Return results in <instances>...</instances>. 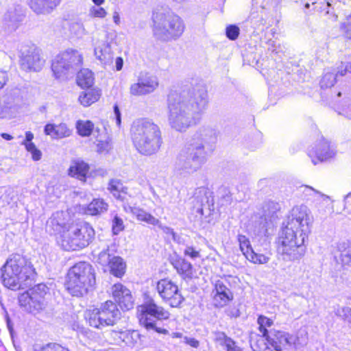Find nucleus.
Returning a JSON list of instances; mask_svg holds the SVG:
<instances>
[{
    "mask_svg": "<svg viewBox=\"0 0 351 351\" xmlns=\"http://www.w3.org/2000/svg\"><path fill=\"white\" fill-rule=\"evenodd\" d=\"M1 137L5 140H8V141H10L11 139H12V136L11 135H10L9 134H7V133H2L1 134Z\"/></svg>",
    "mask_w": 351,
    "mask_h": 351,
    "instance_id": "774afa93",
    "label": "nucleus"
},
{
    "mask_svg": "<svg viewBox=\"0 0 351 351\" xmlns=\"http://www.w3.org/2000/svg\"><path fill=\"white\" fill-rule=\"evenodd\" d=\"M108 205L101 199H94L87 206L86 213L98 215L107 211Z\"/></svg>",
    "mask_w": 351,
    "mask_h": 351,
    "instance_id": "a878e982",
    "label": "nucleus"
},
{
    "mask_svg": "<svg viewBox=\"0 0 351 351\" xmlns=\"http://www.w3.org/2000/svg\"><path fill=\"white\" fill-rule=\"evenodd\" d=\"M266 337L258 336L256 339H252L250 346L253 351H271L266 342Z\"/></svg>",
    "mask_w": 351,
    "mask_h": 351,
    "instance_id": "72a5a7b5",
    "label": "nucleus"
},
{
    "mask_svg": "<svg viewBox=\"0 0 351 351\" xmlns=\"http://www.w3.org/2000/svg\"><path fill=\"white\" fill-rule=\"evenodd\" d=\"M25 147L27 152L31 154L33 160L38 161L41 159L42 152L36 147L34 143H25Z\"/></svg>",
    "mask_w": 351,
    "mask_h": 351,
    "instance_id": "a19ab883",
    "label": "nucleus"
},
{
    "mask_svg": "<svg viewBox=\"0 0 351 351\" xmlns=\"http://www.w3.org/2000/svg\"><path fill=\"white\" fill-rule=\"evenodd\" d=\"M121 317L117 304L111 300L102 303L99 308L88 309L85 318L89 325L99 329L114 326Z\"/></svg>",
    "mask_w": 351,
    "mask_h": 351,
    "instance_id": "6e6552de",
    "label": "nucleus"
},
{
    "mask_svg": "<svg viewBox=\"0 0 351 351\" xmlns=\"http://www.w3.org/2000/svg\"><path fill=\"white\" fill-rule=\"evenodd\" d=\"M266 339L276 351H282L291 346L295 349L300 348L306 344L308 337L305 331H301L297 336H294L285 331L271 329Z\"/></svg>",
    "mask_w": 351,
    "mask_h": 351,
    "instance_id": "9b49d317",
    "label": "nucleus"
},
{
    "mask_svg": "<svg viewBox=\"0 0 351 351\" xmlns=\"http://www.w3.org/2000/svg\"><path fill=\"white\" fill-rule=\"evenodd\" d=\"M217 140V131L210 126H202L180 152L176 162V169L180 173L197 171L212 154Z\"/></svg>",
    "mask_w": 351,
    "mask_h": 351,
    "instance_id": "7ed1b4c3",
    "label": "nucleus"
},
{
    "mask_svg": "<svg viewBox=\"0 0 351 351\" xmlns=\"http://www.w3.org/2000/svg\"><path fill=\"white\" fill-rule=\"evenodd\" d=\"M336 75L333 72L325 73L320 81L321 88H327L333 86L336 83Z\"/></svg>",
    "mask_w": 351,
    "mask_h": 351,
    "instance_id": "e433bc0d",
    "label": "nucleus"
},
{
    "mask_svg": "<svg viewBox=\"0 0 351 351\" xmlns=\"http://www.w3.org/2000/svg\"><path fill=\"white\" fill-rule=\"evenodd\" d=\"M95 55L103 64H110L113 60V53L108 43L97 40L95 43Z\"/></svg>",
    "mask_w": 351,
    "mask_h": 351,
    "instance_id": "6ab92c4d",
    "label": "nucleus"
},
{
    "mask_svg": "<svg viewBox=\"0 0 351 351\" xmlns=\"http://www.w3.org/2000/svg\"><path fill=\"white\" fill-rule=\"evenodd\" d=\"M100 96V90L97 88L86 89L80 93L78 101L82 106L87 107L98 101Z\"/></svg>",
    "mask_w": 351,
    "mask_h": 351,
    "instance_id": "5701e85b",
    "label": "nucleus"
},
{
    "mask_svg": "<svg viewBox=\"0 0 351 351\" xmlns=\"http://www.w3.org/2000/svg\"><path fill=\"white\" fill-rule=\"evenodd\" d=\"M97 147V152L100 153L107 152L111 149V144L108 141H99Z\"/></svg>",
    "mask_w": 351,
    "mask_h": 351,
    "instance_id": "864d4df0",
    "label": "nucleus"
},
{
    "mask_svg": "<svg viewBox=\"0 0 351 351\" xmlns=\"http://www.w3.org/2000/svg\"><path fill=\"white\" fill-rule=\"evenodd\" d=\"M78 134L82 136H88L93 130V123L90 121H78L76 123Z\"/></svg>",
    "mask_w": 351,
    "mask_h": 351,
    "instance_id": "f704fd0d",
    "label": "nucleus"
},
{
    "mask_svg": "<svg viewBox=\"0 0 351 351\" xmlns=\"http://www.w3.org/2000/svg\"><path fill=\"white\" fill-rule=\"evenodd\" d=\"M110 273L117 277H121L125 274V263L120 256H114L108 265Z\"/></svg>",
    "mask_w": 351,
    "mask_h": 351,
    "instance_id": "c85d7f7f",
    "label": "nucleus"
},
{
    "mask_svg": "<svg viewBox=\"0 0 351 351\" xmlns=\"http://www.w3.org/2000/svg\"><path fill=\"white\" fill-rule=\"evenodd\" d=\"M304 187V192L306 193L307 195H311V193H313L315 195H317L320 197H322L324 201H328L330 199L329 196L321 193L319 191H317L316 189H315L314 188H313L311 186L306 185Z\"/></svg>",
    "mask_w": 351,
    "mask_h": 351,
    "instance_id": "3c124183",
    "label": "nucleus"
},
{
    "mask_svg": "<svg viewBox=\"0 0 351 351\" xmlns=\"http://www.w3.org/2000/svg\"><path fill=\"white\" fill-rule=\"evenodd\" d=\"M108 190L117 199L123 200L125 195L127 193V188L124 187L120 180H112L108 184Z\"/></svg>",
    "mask_w": 351,
    "mask_h": 351,
    "instance_id": "473e14b6",
    "label": "nucleus"
},
{
    "mask_svg": "<svg viewBox=\"0 0 351 351\" xmlns=\"http://www.w3.org/2000/svg\"><path fill=\"white\" fill-rule=\"evenodd\" d=\"M184 254L185 256H189L192 259H195L201 256L200 250H197L196 248L190 245L186 246L185 249L184 250Z\"/></svg>",
    "mask_w": 351,
    "mask_h": 351,
    "instance_id": "49530a36",
    "label": "nucleus"
},
{
    "mask_svg": "<svg viewBox=\"0 0 351 351\" xmlns=\"http://www.w3.org/2000/svg\"><path fill=\"white\" fill-rule=\"evenodd\" d=\"M312 222L311 213L306 206L292 208L278 238V252L284 261H292L304 256V243Z\"/></svg>",
    "mask_w": 351,
    "mask_h": 351,
    "instance_id": "f03ea898",
    "label": "nucleus"
},
{
    "mask_svg": "<svg viewBox=\"0 0 351 351\" xmlns=\"http://www.w3.org/2000/svg\"><path fill=\"white\" fill-rule=\"evenodd\" d=\"M89 166L87 163L83 161H77L75 162L69 169V175L85 182Z\"/></svg>",
    "mask_w": 351,
    "mask_h": 351,
    "instance_id": "b1692460",
    "label": "nucleus"
},
{
    "mask_svg": "<svg viewBox=\"0 0 351 351\" xmlns=\"http://www.w3.org/2000/svg\"><path fill=\"white\" fill-rule=\"evenodd\" d=\"M173 265L178 273L183 276L184 278H192L193 266L191 263L184 258H180L176 260Z\"/></svg>",
    "mask_w": 351,
    "mask_h": 351,
    "instance_id": "bb28decb",
    "label": "nucleus"
},
{
    "mask_svg": "<svg viewBox=\"0 0 351 351\" xmlns=\"http://www.w3.org/2000/svg\"><path fill=\"white\" fill-rule=\"evenodd\" d=\"M184 342L189 346H191L193 348H197L199 346V342L194 339V338H189L187 337H184Z\"/></svg>",
    "mask_w": 351,
    "mask_h": 351,
    "instance_id": "13d9d810",
    "label": "nucleus"
},
{
    "mask_svg": "<svg viewBox=\"0 0 351 351\" xmlns=\"http://www.w3.org/2000/svg\"><path fill=\"white\" fill-rule=\"evenodd\" d=\"M240 29L235 25H230L226 29V35L231 40H236L239 35Z\"/></svg>",
    "mask_w": 351,
    "mask_h": 351,
    "instance_id": "c03bdc74",
    "label": "nucleus"
},
{
    "mask_svg": "<svg viewBox=\"0 0 351 351\" xmlns=\"http://www.w3.org/2000/svg\"><path fill=\"white\" fill-rule=\"evenodd\" d=\"M116 69L117 71H120L123 68V60L121 58L119 57L116 59Z\"/></svg>",
    "mask_w": 351,
    "mask_h": 351,
    "instance_id": "0e129e2a",
    "label": "nucleus"
},
{
    "mask_svg": "<svg viewBox=\"0 0 351 351\" xmlns=\"http://www.w3.org/2000/svg\"><path fill=\"white\" fill-rule=\"evenodd\" d=\"M226 313L227 315L234 318L239 317L241 315L239 310L236 306H229L226 310Z\"/></svg>",
    "mask_w": 351,
    "mask_h": 351,
    "instance_id": "5fc2aeb1",
    "label": "nucleus"
},
{
    "mask_svg": "<svg viewBox=\"0 0 351 351\" xmlns=\"http://www.w3.org/2000/svg\"><path fill=\"white\" fill-rule=\"evenodd\" d=\"M226 347V351H242L241 348L239 347L234 341L232 339H226V344L224 345Z\"/></svg>",
    "mask_w": 351,
    "mask_h": 351,
    "instance_id": "603ef678",
    "label": "nucleus"
},
{
    "mask_svg": "<svg viewBox=\"0 0 351 351\" xmlns=\"http://www.w3.org/2000/svg\"><path fill=\"white\" fill-rule=\"evenodd\" d=\"M210 198V192L208 189L200 187L195 190L193 196V204L197 213L203 215V208H210V203L213 204V199Z\"/></svg>",
    "mask_w": 351,
    "mask_h": 351,
    "instance_id": "a211bd4d",
    "label": "nucleus"
},
{
    "mask_svg": "<svg viewBox=\"0 0 351 351\" xmlns=\"http://www.w3.org/2000/svg\"><path fill=\"white\" fill-rule=\"evenodd\" d=\"M125 291H130L126 287L122 284H115L112 287V296L116 302L119 301V299L121 300L125 298Z\"/></svg>",
    "mask_w": 351,
    "mask_h": 351,
    "instance_id": "ea45409f",
    "label": "nucleus"
},
{
    "mask_svg": "<svg viewBox=\"0 0 351 351\" xmlns=\"http://www.w3.org/2000/svg\"><path fill=\"white\" fill-rule=\"evenodd\" d=\"M72 28L73 29H76L77 32L76 33L78 35H83L85 34V29L82 23H75L72 25Z\"/></svg>",
    "mask_w": 351,
    "mask_h": 351,
    "instance_id": "bf43d9fd",
    "label": "nucleus"
},
{
    "mask_svg": "<svg viewBox=\"0 0 351 351\" xmlns=\"http://www.w3.org/2000/svg\"><path fill=\"white\" fill-rule=\"evenodd\" d=\"M152 21L154 35L163 41L176 40L184 31L182 19L168 7L156 8L153 12Z\"/></svg>",
    "mask_w": 351,
    "mask_h": 351,
    "instance_id": "39448f33",
    "label": "nucleus"
},
{
    "mask_svg": "<svg viewBox=\"0 0 351 351\" xmlns=\"http://www.w3.org/2000/svg\"><path fill=\"white\" fill-rule=\"evenodd\" d=\"M132 214L135 216L138 220L145 221L149 224L158 226L160 228H163L160 221L151 214L147 213L143 209L132 207L130 208Z\"/></svg>",
    "mask_w": 351,
    "mask_h": 351,
    "instance_id": "393cba45",
    "label": "nucleus"
},
{
    "mask_svg": "<svg viewBox=\"0 0 351 351\" xmlns=\"http://www.w3.org/2000/svg\"><path fill=\"white\" fill-rule=\"evenodd\" d=\"M45 132L47 135L54 138H62L68 137L71 134L72 131L65 123L59 125L47 124L45 127Z\"/></svg>",
    "mask_w": 351,
    "mask_h": 351,
    "instance_id": "4be33fe9",
    "label": "nucleus"
},
{
    "mask_svg": "<svg viewBox=\"0 0 351 351\" xmlns=\"http://www.w3.org/2000/svg\"><path fill=\"white\" fill-rule=\"evenodd\" d=\"M43 300L28 292H23V308L25 311L36 313L43 308Z\"/></svg>",
    "mask_w": 351,
    "mask_h": 351,
    "instance_id": "412c9836",
    "label": "nucleus"
},
{
    "mask_svg": "<svg viewBox=\"0 0 351 351\" xmlns=\"http://www.w3.org/2000/svg\"><path fill=\"white\" fill-rule=\"evenodd\" d=\"M108 248L102 250L98 255L97 262L102 266H108L112 258Z\"/></svg>",
    "mask_w": 351,
    "mask_h": 351,
    "instance_id": "79ce46f5",
    "label": "nucleus"
},
{
    "mask_svg": "<svg viewBox=\"0 0 351 351\" xmlns=\"http://www.w3.org/2000/svg\"><path fill=\"white\" fill-rule=\"evenodd\" d=\"M257 322L259 325L260 331L263 333L264 337H267V334L269 332V330L267 329V327H271L273 325V320L265 316L260 315L258 318Z\"/></svg>",
    "mask_w": 351,
    "mask_h": 351,
    "instance_id": "4c0bfd02",
    "label": "nucleus"
},
{
    "mask_svg": "<svg viewBox=\"0 0 351 351\" xmlns=\"http://www.w3.org/2000/svg\"><path fill=\"white\" fill-rule=\"evenodd\" d=\"M340 251V261L343 267H351V244L342 243L339 246Z\"/></svg>",
    "mask_w": 351,
    "mask_h": 351,
    "instance_id": "2f4dec72",
    "label": "nucleus"
},
{
    "mask_svg": "<svg viewBox=\"0 0 351 351\" xmlns=\"http://www.w3.org/2000/svg\"><path fill=\"white\" fill-rule=\"evenodd\" d=\"M215 335L216 341L220 342L221 344L225 345L226 339H231L230 337H228L223 332H217Z\"/></svg>",
    "mask_w": 351,
    "mask_h": 351,
    "instance_id": "6e6d98bb",
    "label": "nucleus"
},
{
    "mask_svg": "<svg viewBox=\"0 0 351 351\" xmlns=\"http://www.w3.org/2000/svg\"><path fill=\"white\" fill-rule=\"evenodd\" d=\"M158 86V78L154 75L146 74L141 75L137 82L131 85L130 90L132 95H145L153 93Z\"/></svg>",
    "mask_w": 351,
    "mask_h": 351,
    "instance_id": "2eb2a0df",
    "label": "nucleus"
},
{
    "mask_svg": "<svg viewBox=\"0 0 351 351\" xmlns=\"http://www.w3.org/2000/svg\"><path fill=\"white\" fill-rule=\"evenodd\" d=\"M67 276L66 289L73 296L84 295L95 284V270L86 262L76 263L69 270Z\"/></svg>",
    "mask_w": 351,
    "mask_h": 351,
    "instance_id": "423d86ee",
    "label": "nucleus"
},
{
    "mask_svg": "<svg viewBox=\"0 0 351 351\" xmlns=\"http://www.w3.org/2000/svg\"><path fill=\"white\" fill-rule=\"evenodd\" d=\"M8 81V75L5 72L0 70V89H1Z\"/></svg>",
    "mask_w": 351,
    "mask_h": 351,
    "instance_id": "680f3d73",
    "label": "nucleus"
},
{
    "mask_svg": "<svg viewBox=\"0 0 351 351\" xmlns=\"http://www.w3.org/2000/svg\"><path fill=\"white\" fill-rule=\"evenodd\" d=\"M82 62V54L75 49H68L58 55L53 61L51 69L57 79L64 80L73 74Z\"/></svg>",
    "mask_w": 351,
    "mask_h": 351,
    "instance_id": "9d476101",
    "label": "nucleus"
},
{
    "mask_svg": "<svg viewBox=\"0 0 351 351\" xmlns=\"http://www.w3.org/2000/svg\"><path fill=\"white\" fill-rule=\"evenodd\" d=\"M95 237V230L86 222H79L68 226L61 235L62 247L66 251L82 249L89 245Z\"/></svg>",
    "mask_w": 351,
    "mask_h": 351,
    "instance_id": "0eeeda50",
    "label": "nucleus"
},
{
    "mask_svg": "<svg viewBox=\"0 0 351 351\" xmlns=\"http://www.w3.org/2000/svg\"><path fill=\"white\" fill-rule=\"evenodd\" d=\"M156 289L163 300L171 307H178L184 300L178 286L171 280H160L158 282Z\"/></svg>",
    "mask_w": 351,
    "mask_h": 351,
    "instance_id": "f8f14e48",
    "label": "nucleus"
},
{
    "mask_svg": "<svg viewBox=\"0 0 351 351\" xmlns=\"http://www.w3.org/2000/svg\"><path fill=\"white\" fill-rule=\"evenodd\" d=\"M45 60L41 57L40 50L34 45L23 47V69L38 72L41 70Z\"/></svg>",
    "mask_w": 351,
    "mask_h": 351,
    "instance_id": "4468645a",
    "label": "nucleus"
},
{
    "mask_svg": "<svg viewBox=\"0 0 351 351\" xmlns=\"http://www.w3.org/2000/svg\"><path fill=\"white\" fill-rule=\"evenodd\" d=\"M215 291L214 302L217 306L222 307L233 299L232 291L221 281L216 282Z\"/></svg>",
    "mask_w": 351,
    "mask_h": 351,
    "instance_id": "aec40b11",
    "label": "nucleus"
},
{
    "mask_svg": "<svg viewBox=\"0 0 351 351\" xmlns=\"http://www.w3.org/2000/svg\"><path fill=\"white\" fill-rule=\"evenodd\" d=\"M77 84L82 88H89L94 83L93 73L88 69L80 70L77 75Z\"/></svg>",
    "mask_w": 351,
    "mask_h": 351,
    "instance_id": "cd10ccee",
    "label": "nucleus"
},
{
    "mask_svg": "<svg viewBox=\"0 0 351 351\" xmlns=\"http://www.w3.org/2000/svg\"><path fill=\"white\" fill-rule=\"evenodd\" d=\"M112 232L114 234H118L124 229L123 220L116 215L112 220Z\"/></svg>",
    "mask_w": 351,
    "mask_h": 351,
    "instance_id": "a18cd8bd",
    "label": "nucleus"
},
{
    "mask_svg": "<svg viewBox=\"0 0 351 351\" xmlns=\"http://www.w3.org/2000/svg\"><path fill=\"white\" fill-rule=\"evenodd\" d=\"M48 290L49 289L45 285L39 283L26 291L28 292L29 294L35 295L36 296H38V298L43 300L44 296L47 293Z\"/></svg>",
    "mask_w": 351,
    "mask_h": 351,
    "instance_id": "58836bf2",
    "label": "nucleus"
},
{
    "mask_svg": "<svg viewBox=\"0 0 351 351\" xmlns=\"http://www.w3.org/2000/svg\"><path fill=\"white\" fill-rule=\"evenodd\" d=\"M237 239L239 243L240 250L247 260L256 264H265L269 261V257L254 252L248 238L245 235L239 234Z\"/></svg>",
    "mask_w": 351,
    "mask_h": 351,
    "instance_id": "dca6fc26",
    "label": "nucleus"
},
{
    "mask_svg": "<svg viewBox=\"0 0 351 351\" xmlns=\"http://www.w3.org/2000/svg\"><path fill=\"white\" fill-rule=\"evenodd\" d=\"M222 200H223L226 202V204H230L231 201L230 195L228 193H227L226 195L223 197Z\"/></svg>",
    "mask_w": 351,
    "mask_h": 351,
    "instance_id": "338daca9",
    "label": "nucleus"
},
{
    "mask_svg": "<svg viewBox=\"0 0 351 351\" xmlns=\"http://www.w3.org/2000/svg\"><path fill=\"white\" fill-rule=\"evenodd\" d=\"M130 134L134 146L142 155L152 156L156 154L162 144L159 126L146 119L134 121L131 126Z\"/></svg>",
    "mask_w": 351,
    "mask_h": 351,
    "instance_id": "20e7f679",
    "label": "nucleus"
},
{
    "mask_svg": "<svg viewBox=\"0 0 351 351\" xmlns=\"http://www.w3.org/2000/svg\"><path fill=\"white\" fill-rule=\"evenodd\" d=\"M40 351H69L58 343H50L43 346Z\"/></svg>",
    "mask_w": 351,
    "mask_h": 351,
    "instance_id": "09e8293b",
    "label": "nucleus"
},
{
    "mask_svg": "<svg viewBox=\"0 0 351 351\" xmlns=\"http://www.w3.org/2000/svg\"><path fill=\"white\" fill-rule=\"evenodd\" d=\"M113 21L117 25H119L120 23L119 14L117 11L114 12L113 13Z\"/></svg>",
    "mask_w": 351,
    "mask_h": 351,
    "instance_id": "69168bd1",
    "label": "nucleus"
},
{
    "mask_svg": "<svg viewBox=\"0 0 351 351\" xmlns=\"http://www.w3.org/2000/svg\"><path fill=\"white\" fill-rule=\"evenodd\" d=\"M208 105V93L203 83L191 84L168 98V120L173 130L183 132L195 125Z\"/></svg>",
    "mask_w": 351,
    "mask_h": 351,
    "instance_id": "f257e3e1",
    "label": "nucleus"
},
{
    "mask_svg": "<svg viewBox=\"0 0 351 351\" xmlns=\"http://www.w3.org/2000/svg\"><path fill=\"white\" fill-rule=\"evenodd\" d=\"M89 14L92 17L104 18L107 12L103 8L93 6L90 9Z\"/></svg>",
    "mask_w": 351,
    "mask_h": 351,
    "instance_id": "de8ad7c7",
    "label": "nucleus"
},
{
    "mask_svg": "<svg viewBox=\"0 0 351 351\" xmlns=\"http://www.w3.org/2000/svg\"><path fill=\"white\" fill-rule=\"evenodd\" d=\"M347 73H351V63L346 62L345 64H341L340 67H339L338 73L341 75H344Z\"/></svg>",
    "mask_w": 351,
    "mask_h": 351,
    "instance_id": "4d7b16f0",
    "label": "nucleus"
},
{
    "mask_svg": "<svg viewBox=\"0 0 351 351\" xmlns=\"http://www.w3.org/2000/svg\"><path fill=\"white\" fill-rule=\"evenodd\" d=\"M36 277L37 274L32 263L25 261L23 263V284L32 286V282H35Z\"/></svg>",
    "mask_w": 351,
    "mask_h": 351,
    "instance_id": "c756f323",
    "label": "nucleus"
},
{
    "mask_svg": "<svg viewBox=\"0 0 351 351\" xmlns=\"http://www.w3.org/2000/svg\"><path fill=\"white\" fill-rule=\"evenodd\" d=\"M139 322L147 330L152 329L158 333L167 334L168 330L157 326L156 321L167 319L170 313L163 307L157 305L152 298L147 299L138 306Z\"/></svg>",
    "mask_w": 351,
    "mask_h": 351,
    "instance_id": "1a4fd4ad",
    "label": "nucleus"
},
{
    "mask_svg": "<svg viewBox=\"0 0 351 351\" xmlns=\"http://www.w3.org/2000/svg\"><path fill=\"white\" fill-rule=\"evenodd\" d=\"M125 298L117 302L123 311H129L133 308L134 302L130 291H125Z\"/></svg>",
    "mask_w": 351,
    "mask_h": 351,
    "instance_id": "c9c22d12",
    "label": "nucleus"
},
{
    "mask_svg": "<svg viewBox=\"0 0 351 351\" xmlns=\"http://www.w3.org/2000/svg\"><path fill=\"white\" fill-rule=\"evenodd\" d=\"M62 0H27L32 10L38 15L51 14L60 5Z\"/></svg>",
    "mask_w": 351,
    "mask_h": 351,
    "instance_id": "f3484780",
    "label": "nucleus"
},
{
    "mask_svg": "<svg viewBox=\"0 0 351 351\" xmlns=\"http://www.w3.org/2000/svg\"><path fill=\"white\" fill-rule=\"evenodd\" d=\"M335 313L345 319H348L351 316V308L348 306H338Z\"/></svg>",
    "mask_w": 351,
    "mask_h": 351,
    "instance_id": "8fccbe9b",
    "label": "nucleus"
},
{
    "mask_svg": "<svg viewBox=\"0 0 351 351\" xmlns=\"http://www.w3.org/2000/svg\"><path fill=\"white\" fill-rule=\"evenodd\" d=\"M34 138V134L30 132H27L25 134V139L23 140V145L25 143H33L32 139Z\"/></svg>",
    "mask_w": 351,
    "mask_h": 351,
    "instance_id": "e2e57ef3",
    "label": "nucleus"
},
{
    "mask_svg": "<svg viewBox=\"0 0 351 351\" xmlns=\"http://www.w3.org/2000/svg\"><path fill=\"white\" fill-rule=\"evenodd\" d=\"M8 328H9V331H10V333L12 339V343L14 344V346L15 347V348L17 351H21L20 342L19 341L18 344L16 343V341L14 337L13 328L9 324H8Z\"/></svg>",
    "mask_w": 351,
    "mask_h": 351,
    "instance_id": "052dcab7",
    "label": "nucleus"
},
{
    "mask_svg": "<svg viewBox=\"0 0 351 351\" xmlns=\"http://www.w3.org/2000/svg\"><path fill=\"white\" fill-rule=\"evenodd\" d=\"M315 154L318 160L323 161L331 158L334 153L330 150L328 143L325 139H322L315 150Z\"/></svg>",
    "mask_w": 351,
    "mask_h": 351,
    "instance_id": "7c9ffc66",
    "label": "nucleus"
},
{
    "mask_svg": "<svg viewBox=\"0 0 351 351\" xmlns=\"http://www.w3.org/2000/svg\"><path fill=\"white\" fill-rule=\"evenodd\" d=\"M21 273V267L15 261H7L1 275L3 285L11 290H20L22 286Z\"/></svg>",
    "mask_w": 351,
    "mask_h": 351,
    "instance_id": "ddd939ff",
    "label": "nucleus"
},
{
    "mask_svg": "<svg viewBox=\"0 0 351 351\" xmlns=\"http://www.w3.org/2000/svg\"><path fill=\"white\" fill-rule=\"evenodd\" d=\"M340 29L343 32V36L351 39V14L346 17L345 21L341 23Z\"/></svg>",
    "mask_w": 351,
    "mask_h": 351,
    "instance_id": "37998d69",
    "label": "nucleus"
}]
</instances>
